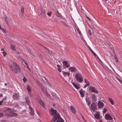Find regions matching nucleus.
<instances>
[{"label": "nucleus", "mask_w": 122, "mask_h": 122, "mask_svg": "<svg viewBox=\"0 0 122 122\" xmlns=\"http://www.w3.org/2000/svg\"><path fill=\"white\" fill-rule=\"evenodd\" d=\"M36 81L39 85L41 84L38 80H36Z\"/></svg>", "instance_id": "obj_43"}, {"label": "nucleus", "mask_w": 122, "mask_h": 122, "mask_svg": "<svg viewBox=\"0 0 122 122\" xmlns=\"http://www.w3.org/2000/svg\"><path fill=\"white\" fill-rule=\"evenodd\" d=\"M3 102V101H1L0 102V105H2V103Z\"/></svg>", "instance_id": "obj_55"}, {"label": "nucleus", "mask_w": 122, "mask_h": 122, "mask_svg": "<svg viewBox=\"0 0 122 122\" xmlns=\"http://www.w3.org/2000/svg\"><path fill=\"white\" fill-rule=\"evenodd\" d=\"M118 80L119 82L122 85V81L119 78L117 79Z\"/></svg>", "instance_id": "obj_42"}, {"label": "nucleus", "mask_w": 122, "mask_h": 122, "mask_svg": "<svg viewBox=\"0 0 122 122\" xmlns=\"http://www.w3.org/2000/svg\"><path fill=\"white\" fill-rule=\"evenodd\" d=\"M47 15L49 16H51V15H52V12H51L48 13H47Z\"/></svg>", "instance_id": "obj_37"}, {"label": "nucleus", "mask_w": 122, "mask_h": 122, "mask_svg": "<svg viewBox=\"0 0 122 122\" xmlns=\"http://www.w3.org/2000/svg\"><path fill=\"white\" fill-rule=\"evenodd\" d=\"M4 111L5 116L7 117H17L18 115L17 114L13 112L11 110V109L9 108H7L4 110Z\"/></svg>", "instance_id": "obj_3"}, {"label": "nucleus", "mask_w": 122, "mask_h": 122, "mask_svg": "<svg viewBox=\"0 0 122 122\" xmlns=\"http://www.w3.org/2000/svg\"><path fill=\"white\" fill-rule=\"evenodd\" d=\"M56 14L57 16L59 17H60V14L58 12H57Z\"/></svg>", "instance_id": "obj_40"}, {"label": "nucleus", "mask_w": 122, "mask_h": 122, "mask_svg": "<svg viewBox=\"0 0 122 122\" xmlns=\"http://www.w3.org/2000/svg\"><path fill=\"white\" fill-rule=\"evenodd\" d=\"M27 50L30 53L32 54V52L31 51V50L29 48H27Z\"/></svg>", "instance_id": "obj_34"}, {"label": "nucleus", "mask_w": 122, "mask_h": 122, "mask_svg": "<svg viewBox=\"0 0 122 122\" xmlns=\"http://www.w3.org/2000/svg\"><path fill=\"white\" fill-rule=\"evenodd\" d=\"M4 114L3 113H0V117H2L3 116Z\"/></svg>", "instance_id": "obj_41"}, {"label": "nucleus", "mask_w": 122, "mask_h": 122, "mask_svg": "<svg viewBox=\"0 0 122 122\" xmlns=\"http://www.w3.org/2000/svg\"><path fill=\"white\" fill-rule=\"evenodd\" d=\"M88 34L89 35H92L90 29H89L87 32Z\"/></svg>", "instance_id": "obj_35"}, {"label": "nucleus", "mask_w": 122, "mask_h": 122, "mask_svg": "<svg viewBox=\"0 0 122 122\" xmlns=\"http://www.w3.org/2000/svg\"><path fill=\"white\" fill-rule=\"evenodd\" d=\"M86 102L88 103V106H89L91 103V102L90 101L89 98H87L86 99Z\"/></svg>", "instance_id": "obj_22"}, {"label": "nucleus", "mask_w": 122, "mask_h": 122, "mask_svg": "<svg viewBox=\"0 0 122 122\" xmlns=\"http://www.w3.org/2000/svg\"><path fill=\"white\" fill-rule=\"evenodd\" d=\"M86 18L90 21H91V19L88 17H86Z\"/></svg>", "instance_id": "obj_58"}, {"label": "nucleus", "mask_w": 122, "mask_h": 122, "mask_svg": "<svg viewBox=\"0 0 122 122\" xmlns=\"http://www.w3.org/2000/svg\"><path fill=\"white\" fill-rule=\"evenodd\" d=\"M25 99L26 100V104L28 105H29V106H30V101L28 99V97H25Z\"/></svg>", "instance_id": "obj_16"}, {"label": "nucleus", "mask_w": 122, "mask_h": 122, "mask_svg": "<svg viewBox=\"0 0 122 122\" xmlns=\"http://www.w3.org/2000/svg\"><path fill=\"white\" fill-rule=\"evenodd\" d=\"M13 64L14 68H13L12 65L10 64L9 65V67L11 71L15 74L20 72L21 71V70L19 67V65L15 62H13Z\"/></svg>", "instance_id": "obj_2"}, {"label": "nucleus", "mask_w": 122, "mask_h": 122, "mask_svg": "<svg viewBox=\"0 0 122 122\" xmlns=\"http://www.w3.org/2000/svg\"><path fill=\"white\" fill-rule=\"evenodd\" d=\"M63 73V74L65 76L66 75H68V77H69V75L70 74V73L69 72H64L63 71H62Z\"/></svg>", "instance_id": "obj_19"}, {"label": "nucleus", "mask_w": 122, "mask_h": 122, "mask_svg": "<svg viewBox=\"0 0 122 122\" xmlns=\"http://www.w3.org/2000/svg\"><path fill=\"white\" fill-rule=\"evenodd\" d=\"M92 92L95 93L94 94L97 95V94L98 93V91L94 87H92Z\"/></svg>", "instance_id": "obj_12"}, {"label": "nucleus", "mask_w": 122, "mask_h": 122, "mask_svg": "<svg viewBox=\"0 0 122 122\" xmlns=\"http://www.w3.org/2000/svg\"><path fill=\"white\" fill-rule=\"evenodd\" d=\"M0 122H6V121L5 120H3L0 121Z\"/></svg>", "instance_id": "obj_50"}, {"label": "nucleus", "mask_w": 122, "mask_h": 122, "mask_svg": "<svg viewBox=\"0 0 122 122\" xmlns=\"http://www.w3.org/2000/svg\"><path fill=\"white\" fill-rule=\"evenodd\" d=\"M43 47L45 48L46 50L47 51H48L49 52H50V51L49 50V49L47 48L45 46H42Z\"/></svg>", "instance_id": "obj_39"}, {"label": "nucleus", "mask_w": 122, "mask_h": 122, "mask_svg": "<svg viewBox=\"0 0 122 122\" xmlns=\"http://www.w3.org/2000/svg\"><path fill=\"white\" fill-rule=\"evenodd\" d=\"M114 58L115 59V60L117 62H118V58L117 57L116 55H115L114 56Z\"/></svg>", "instance_id": "obj_26"}, {"label": "nucleus", "mask_w": 122, "mask_h": 122, "mask_svg": "<svg viewBox=\"0 0 122 122\" xmlns=\"http://www.w3.org/2000/svg\"><path fill=\"white\" fill-rule=\"evenodd\" d=\"M100 122H102V119H100L99 120Z\"/></svg>", "instance_id": "obj_61"}, {"label": "nucleus", "mask_w": 122, "mask_h": 122, "mask_svg": "<svg viewBox=\"0 0 122 122\" xmlns=\"http://www.w3.org/2000/svg\"><path fill=\"white\" fill-rule=\"evenodd\" d=\"M39 86L41 87V88L42 89V88H44V87L42 85V84H41L39 85Z\"/></svg>", "instance_id": "obj_45"}, {"label": "nucleus", "mask_w": 122, "mask_h": 122, "mask_svg": "<svg viewBox=\"0 0 122 122\" xmlns=\"http://www.w3.org/2000/svg\"><path fill=\"white\" fill-rule=\"evenodd\" d=\"M88 26H89V27L90 28H91V25H89L88 24Z\"/></svg>", "instance_id": "obj_64"}, {"label": "nucleus", "mask_w": 122, "mask_h": 122, "mask_svg": "<svg viewBox=\"0 0 122 122\" xmlns=\"http://www.w3.org/2000/svg\"><path fill=\"white\" fill-rule=\"evenodd\" d=\"M105 117L106 119L107 120H111L112 119L111 116L108 114H105Z\"/></svg>", "instance_id": "obj_11"}, {"label": "nucleus", "mask_w": 122, "mask_h": 122, "mask_svg": "<svg viewBox=\"0 0 122 122\" xmlns=\"http://www.w3.org/2000/svg\"><path fill=\"white\" fill-rule=\"evenodd\" d=\"M71 109V112L74 113H75L76 112V111L75 108L73 106H71L70 107Z\"/></svg>", "instance_id": "obj_15"}, {"label": "nucleus", "mask_w": 122, "mask_h": 122, "mask_svg": "<svg viewBox=\"0 0 122 122\" xmlns=\"http://www.w3.org/2000/svg\"><path fill=\"white\" fill-rule=\"evenodd\" d=\"M89 90L90 92H92V86H91L89 87Z\"/></svg>", "instance_id": "obj_46"}, {"label": "nucleus", "mask_w": 122, "mask_h": 122, "mask_svg": "<svg viewBox=\"0 0 122 122\" xmlns=\"http://www.w3.org/2000/svg\"><path fill=\"white\" fill-rule=\"evenodd\" d=\"M5 21L6 23L7 24H8L9 22L8 21V18L7 17H5Z\"/></svg>", "instance_id": "obj_27"}, {"label": "nucleus", "mask_w": 122, "mask_h": 122, "mask_svg": "<svg viewBox=\"0 0 122 122\" xmlns=\"http://www.w3.org/2000/svg\"><path fill=\"white\" fill-rule=\"evenodd\" d=\"M21 12L22 14H23L24 13V8L23 7H21Z\"/></svg>", "instance_id": "obj_30"}, {"label": "nucleus", "mask_w": 122, "mask_h": 122, "mask_svg": "<svg viewBox=\"0 0 122 122\" xmlns=\"http://www.w3.org/2000/svg\"><path fill=\"white\" fill-rule=\"evenodd\" d=\"M29 108L30 114L32 115H34V112L33 109L30 106H29Z\"/></svg>", "instance_id": "obj_14"}, {"label": "nucleus", "mask_w": 122, "mask_h": 122, "mask_svg": "<svg viewBox=\"0 0 122 122\" xmlns=\"http://www.w3.org/2000/svg\"><path fill=\"white\" fill-rule=\"evenodd\" d=\"M10 48L11 49L13 50L14 49L15 47L13 45L11 44Z\"/></svg>", "instance_id": "obj_32"}, {"label": "nucleus", "mask_w": 122, "mask_h": 122, "mask_svg": "<svg viewBox=\"0 0 122 122\" xmlns=\"http://www.w3.org/2000/svg\"><path fill=\"white\" fill-rule=\"evenodd\" d=\"M13 97L14 100H18L19 99L20 97L19 94H17L16 93H13Z\"/></svg>", "instance_id": "obj_8"}, {"label": "nucleus", "mask_w": 122, "mask_h": 122, "mask_svg": "<svg viewBox=\"0 0 122 122\" xmlns=\"http://www.w3.org/2000/svg\"><path fill=\"white\" fill-rule=\"evenodd\" d=\"M75 77L77 81L79 82H81L83 81V78L81 74L77 73L76 74Z\"/></svg>", "instance_id": "obj_5"}, {"label": "nucleus", "mask_w": 122, "mask_h": 122, "mask_svg": "<svg viewBox=\"0 0 122 122\" xmlns=\"http://www.w3.org/2000/svg\"><path fill=\"white\" fill-rule=\"evenodd\" d=\"M56 122H60V120H58H58Z\"/></svg>", "instance_id": "obj_63"}, {"label": "nucleus", "mask_w": 122, "mask_h": 122, "mask_svg": "<svg viewBox=\"0 0 122 122\" xmlns=\"http://www.w3.org/2000/svg\"><path fill=\"white\" fill-rule=\"evenodd\" d=\"M88 47L89 48V49L90 51L92 52V49L90 48V47L89 46H88Z\"/></svg>", "instance_id": "obj_59"}, {"label": "nucleus", "mask_w": 122, "mask_h": 122, "mask_svg": "<svg viewBox=\"0 0 122 122\" xmlns=\"http://www.w3.org/2000/svg\"><path fill=\"white\" fill-rule=\"evenodd\" d=\"M27 91L29 92H30V86L29 85H28L27 86Z\"/></svg>", "instance_id": "obj_28"}, {"label": "nucleus", "mask_w": 122, "mask_h": 122, "mask_svg": "<svg viewBox=\"0 0 122 122\" xmlns=\"http://www.w3.org/2000/svg\"><path fill=\"white\" fill-rule=\"evenodd\" d=\"M81 116H82V118L83 119V120L84 121H86V120H85V119L84 118V117H83V116L81 114Z\"/></svg>", "instance_id": "obj_53"}, {"label": "nucleus", "mask_w": 122, "mask_h": 122, "mask_svg": "<svg viewBox=\"0 0 122 122\" xmlns=\"http://www.w3.org/2000/svg\"><path fill=\"white\" fill-rule=\"evenodd\" d=\"M48 53H49L50 54V55H51V54H52V53L51 51H50V52H49L48 51Z\"/></svg>", "instance_id": "obj_57"}, {"label": "nucleus", "mask_w": 122, "mask_h": 122, "mask_svg": "<svg viewBox=\"0 0 122 122\" xmlns=\"http://www.w3.org/2000/svg\"><path fill=\"white\" fill-rule=\"evenodd\" d=\"M6 97H4V98H3V100L2 101H3V102L4 101H5V100H6Z\"/></svg>", "instance_id": "obj_47"}, {"label": "nucleus", "mask_w": 122, "mask_h": 122, "mask_svg": "<svg viewBox=\"0 0 122 122\" xmlns=\"http://www.w3.org/2000/svg\"><path fill=\"white\" fill-rule=\"evenodd\" d=\"M1 50L2 51H3V52H4L5 51H4V49L3 48H2L1 49Z\"/></svg>", "instance_id": "obj_54"}, {"label": "nucleus", "mask_w": 122, "mask_h": 122, "mask_svg": "<svg viewBox=\"0 0 122 122\" xmlns=\"http://www.w3.org/2000/svg\"><path fill=\"white\" fill-rule=\"evenodd\" d=\"M41 90L42 92L44 93L46 96H48V94L47 93L46 90L45 89L43 88L41 89Z\"/></svg>", "instance_id": "obj_18"}, {"label": "nucleus", "mask_w": 122, "mask_h": 122, "mask_svg": "<svg viewBox=\"0 0 122 122\" xmlns=\"http://www.w3.org/2000/svg\"><path fill=\"white\" fill-rule=\"evenodd\" d=\"M1 53H3V56H6V55H7V53L5 52V51H4V52H1Z\"/></svg>", "instance_id": "obj_38"}, {"label": "nucleus", "mask_w": 122, "mask_h": 122, "mask_svg": "<svg viewBox=\"0 0 122 122\" xmlns=\"http://www.w3.org/2000/svg\"><path fill=\"white\" fill-rule=\"evenodd\" d=\"M76 29L77 30V32H78L79 33L80 35L81 33V32L80 30L78 27H76Z\"/></svg>", "instance_id": "obj_29"}, {"label": "nucleus", "mask_w": 122, "mask_h": 122, "mask_svg": "<svg viewBox=\"0 0 122 122\" xmlns=\"http://www.w3.org/2000/svg\"><path fill=\"white\" fill-rule=\"evenodd\" d=\"M69 69L71 72H77L78 71L77 70L74 66L71 67Z\"/></svg>", "instance_id": "obj_10"}, {"label": "nucleus", "mask_w": 122, "mask_h": 122, "mask_svg": "<svg viewBox=\"0 0 122 122\" xmlns=\"http://www.w3.org/2000/svg\"><path fill=\"white\" fill-rule=\"evenodd\" d=\"M72 84L75 88L77 89H79L80 88V85L79 84H75L74 82H72Z\"/></svg>", "instance_id": "obj_17"}, {"label": "nucleus", "mask_w": 122, "mask_h": 122, "mask_svg": "<svg viewBox=\"0 0 122 122\" xmlns=\"http://www.w3.org/2000/svg\"><path fill=\"white\" fill-rule=\"evenodd\" d=\"M108 100L111 104L112 105H114V103L113 101L111 98H109L108 99Z\"/></svg>", "instance_id": "obj_20"}, {"label": "nucleus", "mask_w": 122, "mask_h": 122, "mask_svg": "<svg viewBox=\"0 0 122 122\" xmlns=\"http://www.w3.org/2000/svg\"><path fill=\"white\" fill-rule=\"evenodd\" d=\"M51 112V114L54 115L53 118L52 119L51 122H54L56 121L57 119L61 121V122H64V121L62 119V118L60 117L59 113H58L56 110L53 108H51L50 110Z\"/></svg>", "instance_id": "obj_1"}, {"label": "nucleus", "mask_w": 122, "mask_h": 122, "mask_svg": "<svg viewBox=\"0 0 122 122\" xmlns=\"http://www.w3.org/2000/svg\"><path fill=\"white\" fill-rule=\"evenodd\" d=\"M57 66L58 69V68H61V66L60 65H57Z\"/></svg>", "instance_id": "obj_49"}, {"label": "nucleus", "mask_w": 122, "mask_h": 122, "mask_svg": "<svg viewBox=\"0 0 122 122\" xmlns=\"http://www.w3.org/2000/svg\"><path fill=\"white\" fill-rule=\"evenodd\" d=\"M63 66L64 68L66 67L68 68L70 66V65L69 63L67 61H64L62 62Z\"/></svg>", "instance_id": "obj_7"}, {"label": "nucleus", "mask_w": 122, "mask_h": 122, "mask_svg": "<svg viewBox=\"0 0 122 122\" xmlns=\"http://www.w3.org/2000/svg\"><path fill=\"white\" fill-rule=\"evenodd\" d=\"M42 80L43 81L44 83H46L47 82V80L45 77H43L42 78Z\"/></svg>", "instance_id": "obj_25"}, {"label": "nucleus", "mask_w": 122, "mask_h": 122, "mask_svg": "<svg viewBox=\"0 0 122 122\" xmlns=\"http://www.w3.org/2000/svg\"><path fill=\"white\" fill-rule=\"evenodd\" d=\"M63 23L66 26H68L67 25V24H66V23L65 22H63Z\"/></svg>", "instance_id": "obj_52"}, {"label": "nucleus", "mask_w": 122, "mask_h": 122, "mask_svg": "<svg viewBox=\"0 0 122 122\" xmlns=\"http://www.w3.org/2000/svg\"><path fill=\"white\" fill-rule=\"evenodd\" d=\"M92 53L93 54V55L96 58L98 59H99V58L98 57L97 55V54L92 50Z\"/></svg>", "instance_id": "obj_21"}, {"label": "nucleus", "mask_w": 122, "mask_h": 122, "mask_svg": "<svg viewBox=\"0 0 122 122\" xmlns=\"http://www.w3.org/2000/svg\"><path fill=\"white\" fill-rule=\"evenodd\" d=\"M87 82L88 83H87V82L86 83V84L87 85H88V86H89L90 85V84L88 82Z\"/></svg>", "instance_id": "obj_60"}, {"label": "nucleus", "mask_w": 122, "mask_h": 122, "mask_svg": "<svg viewBox=\"0 0 122 122\" xmlns=\"http://www.w3.org/2000/svg\"><path fill=\"white\" fill-rule=\"evenodd\" d=\"M87 86H88V85H87L86 84L83 87V88H85Z\"/></svg>", "instance_id": "obj_51"}, {"label": "nucleus", "mask_w": 122, "mask_h": 122, "mask_svg": "<svg viewBox=\"0 0 122 122\" xmlns=\"http://www.w3.org/2000/svg\"><path fill=\"white\" fill-rule=\"evenodd\" d=\"M97 106L95 103L94 102L92 103V110L94 112H96V113L94 115V116L96 119H99L100 118V112H96V110L97 109Z\"/></svg>", "instance_id": "obj_4"}, {"label": "nucleus", "mask_w": 122, "mask_h": 122, "mask_svg": "<svg viewBox=\"0 0 122 122\" xmlns=\"http://www.w3.org/2000/svg\"><path fill=\"white\" fill-rule=\"evenodd\" d=\"M98 108H102L104 106V104L102 102L99 101L97 103Z\"/></svg>", "instance_id": "obj_9"}, {"label": "nucleus", "mask_w": 122, "mask_h": 122, "mask_svg": "<svg viewBox=\"0 0 122 122\" xmlns=\"http://www.w3.org/2000/svg\"><path fill=\"white\" fill-rule=\"evenodd\" d=\"M22 80H23V82L25 83V81L27 80L26 78L24 76Z\"/></svg>", "instance_id": "obj_31"}, {"label": "nucleus", "mask_w": 122, "mask_h": 122, "mask_svg": "<svg viewBox=\"0 0 122 122\" xmlns=\"http://www.w3.org/2000/svg\"><path fill=\"white\" fill-rule=\"evenodd\" d=\"M18 104H16L15 105V107H18Z\"/></svg>", "instance_id": "obj_56"}, {"label": "nucleus", "mask_w": 122, "mask_h": 122, "mask_svg": "<svg viewBox=\"0 0 122 122\" xmlns=\"http://www.w3.org/2000/svg\"><path fill=\"white\" fill-rule=\"evenodd\" d=\"M93 99V100L95 101L96 100V96L95 95L92 94V99Z\"/></svg>", "instance_id": "obj_24"}, {"label": "nucleus", "mask_w": 122, "mask_h": 122, "mask_svg": "<svg viewBox=\"0 0 122 122\" xmlns=\"http://www.w3.org/2000/svg\"><path fill=\"white\" fill-rule=\"evenodd\" d=\"M79 92L82 97H83L84 96L85 91L82 89H81L79 91Z\"/></svg>", "instance_id": "obj_13"}, {"label": "nucleus", "mask_w": 122, "mask_h": 122, "mask_svg": "<svg viewBox=\"0 0 122 122\" xmlns=\"http://www.w3.org/2000/svg\"><path fill=\"white\" fill-rule=\"evenodd\" d=\"M41 15L42 18H45L46 17V14L45 13V10L42 8L40 9Z\"/></svg>", "instance_id": "obj_6"}, {"label": "nucleus", "mask_w": 122, "mask_h": 122, "mask_svg": "<svg viewBox=\"0 0 122 122\" xmlns=\"http://www.w3.org/2000/svg\"><path fill=\"white\" fill-rule=\"evenodd\" d=\"M3 32H4L5 33H6L7 32V31L6 30V29L4 28H1Z\"/></svg>", "instance_id": "obj_33"}, {"label": "nucleus", "mask_w": 122, "mask_h": 122, "mask_svg": "<svg viewBox=\"0 0 122 122\" xmlns=\"http://www.w3.org/2000/svg\"><path fill=\"white\" fill-rule=\"evenodd\" d=\"M39 102L41 105L43 107H44L45 106V104L44 102L43 101L41 100H40L39 101Z\"/></svg>", "instance_id": "obj_23"}, {"label": "nucleus", "mask_w": 122, "mask_h": 122, "mask_svg": "<svg viewBox=\"0 0 122 122\" xmlns=\"http://www.w3.org/2000/svg\"><path fill=\"white\" fill-rule=\"evenodd\" d=\"M3 96V95L1 94H0V97H2Z\"/></svg>", "instance_id": "obj_62"}, {"label": "nucleus", "mask_w": 122, "mask_h": 122, "mask_svg": "<svg viewBox=\"0 0 122 122\" xmlns=\"http://www.w3.org/2000/svg\"><path fill=\"white\" fill-rule=\"evenodd\" d=\"M107 109L105 108H104L102 111L103 114H104L106 112Z\"/></svg>", "instance_id": "obj_36"}, {"label": "nucleus", "mask_w": 122, "mask_h": 122, "mask_svg": "<svg viewBox=\"0 0 122 122\" xmlns=\"http://www.w3.org/2000/svg\"><path fill=\"white\" fill-rule=\"evenodd\" d=\"M58 70L60 72H61V68H58Z\"/></svg>", "instance_id": "obj_48"}, {"label": "nucleus", "mask_w": 122, "mask_h": 122, "mask_svg": "<svg viewBox=\"0 0 122 122\" xmlns=\"http://www.w3.org/2000/svg\"><path fill=\"white\" fill-rule=\"evenodd\" d=\"M23 62H24L25 64L27 66L28 64L26 63V61L25 60H23Z\"/></svg>", "instance_id": "obj_44"}]
</instances>
